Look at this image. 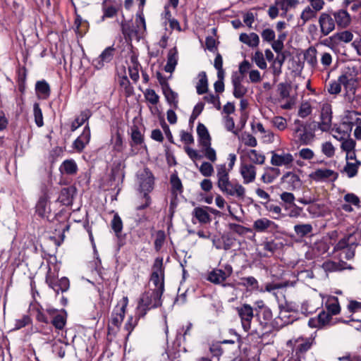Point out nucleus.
<instances>
[{"mask_svg":"<svg viewBox=\"0 0 361 361\" xmlns=\"http://www.w3.org/2000/svg\"><path fill=\"white\" fill-rule=\"evenodd\" d=\"M255 318L259 322V325L257 328L253 329L252 335L260 339L259 343L263 345L273 343L274 325L271 309L264 304L263 300H259L255 302Z\"/></svg>","mask_w":361,"mask_h":361,"instance_id":"obj_1","label":"nucleus"},{"mask_svg":"<svg viewBox=\"0 0 361 361\" xmlns=\"http://www.w3.org/2000/svg\"><path fill=\"white\" fill-rule=\"evenodd\" d=\"M216 185L219 190L226 196L235 197L243 200L245 197V188L236 180H230V175L224 169L216 173Z\"/></svg>","mask_w":361,"mask_h":361,"instance_id":"obj_2","label":"nucleus"},{"mask_svg":"<svg viewBox=\"0 0 361 361\" xmlns=\"http://www.w3.org/2000/svg\"><path fill=\"white\" fill-rule=\"evenodd\" d=\"M316 345L313 336L293 338L287 341L286 345L291 348V352L287 355V361H302L306 358V353Z\"/></svg>","mask_w":361,"mask_h":361,"instance_id":"obj_3","label":"nucleus"},{"mask_svg":"<svg viewBox=\"0 0 361 361\" xmlns=\"http://www.w3.org/2000/svg\"><path fill=\"white\" fill-rule=\"evenodd\" d=\"M161 298L155 296L153 290L145 291L138 301L137 307L138 318H143L149 310L161 307L163 303Z\"/></svg>","mask_w":361,"mask_h":361,"instance_id":"obj_4","label":"nucleus"},{"mask_svg":"<svg viewBox=\"0 0 361 361\" xmlns=\"http://www.w3.org/2000/svg\"><path fill=\"white\" fill-rule=\"evenodd\" d=\"M293 125V130L299 142L303 145H310L315 137V125L312 127V123L299 119H295Z\"/></svg>","mask_w":361,"mask_h":361,"instance_id":"obj_5","label":"nucleus"},{"mask_svg":"<svg viewBox=\"0 0 361 361\" xmlns=\"http://www.w3.org/2000/svg\"><path fill=\"white\" fill-rule=\"evenodd\" d=\"M45 283L48 286L53 289L56 295L59 292H66L70 288V281L66 277H61L60 279H57L55 274L51 271L50 267H48V271L45 276Z\"/></svg>","mask_w":361,"mask_h":361,"instance_id":"obj_6","label":"nucleus"},{"mask_svg":"<svg viewBox=\"0 0 361 361\" xmlns=\"http://www.w3.org/2000/svg\"><path fill=\"white\" fill-rule=\"evenodd\" d=\"M236 311L240 318L243 330L245 332H250L251 335H252L254 328L252 327V320L255 317V307H252L249 304L245 303L240 307H237Z\"/></svg>","mask_w":361,"mask_h":361,"instance_id":"obj_7","label":"nucleus"},{"mask_svg":"<svg viewBox=\"0 0 361 361\" xmlns=\"http://www.w3.org/2000/svg\"><path fill=\"white\" fill-rule=\"evenodd\" d=\"M128 304V298L123 296L120 300L114 310H113L111 316L110 324L108 325V331L111 330V326L119 328L121 325L126 314V310Z\"/></svg>","mask_w":361,"mask_h":361,"instance_id":"obj_8","label":"nucleus"},{"mask_svg":"<svg viewBox=\"0 0 361 361\" xmlns=\"http://www.w3.org/2000/svg\"><path fill=\"white\" fill-rule=\"evenodd\" d=\"M233 274V267L226 264L222 269H214L209 272L207 280L215 285H221Z\"/></svg>","mask_w":361,"mask_h":361,"instance_id":"obj_9","label":"nucleus"},{"mask_svg":"<svg viewBox=\"0 0 361 361\" xmlns=\"http://www.w3.org/2000/svg\"><path fill=\"white\" fill-rule=\"evenodd\" d=\"M47 312L48 313L51 324L56 330L62 331L67 322V312L65 310H61L55 308H47Z\"/></svg>","mask_w":361,"mask_h":361,"instance_id":"obj_10","label":"nucleus"},{"mask_svg":"<svg viewBox=\"0 0 361 361\" xmlns=\"http://www.w3.org/2000/svg\"><path fill=\"white\" fill-rule=\"evenodd\" d=\"M252 228L257 233H274L278 231L279 227L274 221L264 217L255 220Z\"/></svg>","mask_w":361,"mask_h":361,"instance_id":"obj_11","label":"nucleus"},{"mask_svg":"<svg viewBox=\"0 0 361 361\" xmlns=\"http://www.w3.org/2000/svg\"><path fill=\"white\" fill-rule=\"evenodd\" d=\"M339 80L346 90L345 99L351 102L355 94L357 82L351 75L342 74L339 76Z\"/></svg>","mask_w":361,"mask_h":361,"instance_id":"obj_12","label":"nucleus"},{"mask_svg":"<svg viewBox=\"0 0 361 361\" xmlns=\"http://www.w3.org/2000/svg\"><path fill=\"white\" fill-rule=\"evenodd\" d=\"M115 54L116 49L114 45L106 47L97 58L93 59L92 66L97 70L102 69L105 63H109L113 60Z\"/></svg>","mask_w":361,"mask_h":361,"instance_id":"obj_13","label":"nucleus"},{"mask_svg":"<svg viewBox=\"0 0 361 361\" xmlns=\"http://www.w3.org/2000/svg\"><path fill=\"white\" fill-rule=\"evenodd\" d=\"M319 24L320 26L321 33L324 36H326L331 33L335 29L336 26L332 12L322 13L319 18Z\"/></svg>","mask_w":361,"mask_h":361,"instance_id":"obj_14","label":"nucleus"},{"mask_svg":"<svg viewBox=\"0 0 361 361\" xmlns=\"http://www.w3.org/2000/svg\"><path fill=\"white\" fill-rule=\"evenodd\" d=\"M321 121L318 123V128L323 132L330 130L332 120L331 106L329 104H323L320 114Z\"/></svg>","mask_w":361,"mask_h":361,"instance_id":"obj_15","label":"nucleus"},{"mask_svg":"<svg viewBox=\"0 0 361 361\" xmlns=\"http://www.w3.org/2000/svg\"><path fill=\"white\" fill-rule=\"evenodd\" d=\"M309 176L316 182L326 181L327 180L334 182L338 178V174L331 169H318L311 173Z\"/></svg>","mask_w":361,"mask_h":361,"instance_id":"obj_16","label":"nucleus"},{"mask_svg":"<svg viewBox=\"0 0 361 361\" xmlns=\"http://www.w3.org/2000/svg\"><path fill=\"white\" fill-rule=\"evenodd\" d=\"M91 139V131L90 125L87 123L82 132V133L74 140L73 147L76 152L81 153L86 145H87Z\"/></svg>","mask_w":361,"mask_h":361,"instance_id":"obj_17","label":"nucleus"},{"mask_svg":"<svg viewBox=\"0 0 361 361\" xmlns=\"http://www.w3.org/2000/svg\"><path fill=\"white\" fill-rule=\"evenodd\" d=\"M125 169L126 164L124 161L120 160L114 162L111 170L110 180L114 182L117 181L118 186L119 184L122 185L125 178Z\"/></svg>","mask_w":361,"mask_h":361,"instance_id":"obj_18","label":"nucleus"},{"mask_svg":"<svg viewBox=\"0 0 361 361\" xmlns=\"http://www.w3.org/2000/svg\"><path fill=\"white\" fill-rule=\"evenodd\" d=\"M154 185V176L150 169L145 168L140 175V188L141 190L152 191Z\"/></svg>","mask_w":361,"mask_h":361,"instance_id":"obj_19","label":"nucleus"},{"mask_svg":"<svg viewBox=\"0 0 361 361\" xmlns=\"http://www.w3.org/2000/svg\"><path fill=\"white\" fill-rule=\"evenodd\" d=\"M335 20V23L340 29H344L349 26L351 22L350 15L346 10L340 9L337 11H331Z\"/></svg>","mask_w":361,"mask_h":361,"instance_id":"obj_20","label":"nucleus"},{"mask_svg":"<svg viewBox=\"0 0 361 361\" xmlns=\"http://www.w3.org/2000/svg\"><path fill=\"white\" fill-rule=\"evenodd\" d=\"M192 222L195 224V219L201 224H209L212 221V218L207 210L204 207H195L192 212Z\"/></svg>","mask_w":361,"mask_h":361,"instance_id":"obj_21","label":"nucleus"},{"mask_svg":"<svg viewBox=\"0 0 361 361\" xmlns=\"http://www.w3.org/2000/svg\"><path fill=\"white\" fill-rule=\"evenodd\" d=\"M272 156L271 159V164L273 166H289L293 161V155L290 153H284L279 154L275 152H272Z\"/></svg>","mask_w":361,"mask_h":361,"instance_id":"obj_22","label":"nucleus"},{"mask_svg":"<svg viewBox=\"0 0 361 361\" xmlns=\"http://www.w3.org/2000/svg\"><path fill=\"white\" fill-rule=\"evenodd\" d=\"M75 192L76 189L73 186L63 188L60 192L58 200L63 205H72Z\"/></svg>","mask_w":361,"mask_h":361,"instance_id":"obj_23","label":"nucleus"},{"mask_svg":"<svg viewBox=\"0 0 361 361\" xmlns=\"http://www.w3.org/2000/svg\"><path fill=\"white\" fill-rule=\"evenodd\" d=\"M240 174L243 178L244 184L252 183L256 178V168L252 164H242Z\"/></svg>","mask_w":361,"mask_h":361,"instance_id":"obj_24","label":"nucleus"},{"mask_svg":"<svg viewBox=\"0 0 361 361\" xmlns=\"http://www.w3.org/2000/svg\"><path fill=\"white\" fill-rule=\"evenodd\" d=\"M35 92L38 99H47L51 94V87L45 80H38L35 83Z\"/></svg>","mask_w":361,"mask_h":361,"instance_id":"obj_25","label":"nucleus"},{"mask_svg":"<svg viewBox=\"0 0 361 361\" xmlns=\"http://www.w3.org/2000/svg\"><path fill=\"white\" fill-rule=\"evenodd\" d=\"M27 69L25 66H19L16 70V82L18 91L23 94L26 89Z\"/></svg>","mask_w":361,"mask_h":361,"instance_id":"obj_26","label":"nucleus"},{"mask_svg":"<svg viewBox=\"0 0 361 361\" xmlns=\"http://www.w3.org/2000/svg\"><path fill=\"white\" fill-rule=\"evenodd\" d=\"M238 285L245 288L247 291L255 292L259 290V285L258 281L252 276L240 278Z\"/></svg>","mask_w":361,"mask_h":361,"instance_id":"obj_27","label":"nucleus"},{"mask_svg":"<svg viewBox=\"0 0 361 361\" xmlns=\"http://www.w3.org/2000/svg\"><path fill=\"white\" fill-rule=\"evenodd\" d=\"M49 197L47 194L40 196L35 206V212L41 218H44L50 212V208L47 206Z\"/></svg>","mask_w":361,"mask_h":361,"instance_id":"obj_28","label":"nucleus"},{"mask_svg":"<svg viewBox=\"0 0 361 361\" xmlns=\"http://www.w3.org/2000/svg\"><path fill=\"white\" fill-rule=\"evenodd\" d=\"M149 281L154 286L152 290L154 292L155 296L162 297L165 291V276L150 275Z\"/></svg>","mask_w":361,"mask_h":361,"instance_id":"obj_29","label":"nucleus"},{"mask_svg":"<svg viewBox=\"0 0 361 361\" xmlns=\"http://www.w3.org/2000/svg\"><path fill=\"white\" fill-rule=\"evenodd\" d=\"M130 138L131 141L130 142V145L132 147L135 146L142 147V145L146 147L144 134L140 132L138 126L136 125L131 127Z\"/></svg>","mask_w":361,"mask_h":361,"instance_id":"obj_30","label":"nucleus"},{"mask_svg":"<svg viewBox=\"0 0 361 361\" xmlns=\"http://www.w3.org/2000/svg\"><path fill=\"white\" fill-rule=\"evenodd\" d=\"M343 119V124H348L351 130L354 126H361V112L347 111Z\"/></svg>","mask_w":361,"mask_h":361,"instance_id":"obj_31","label":"nucleus"},{"mask_svg":"<svg viewBox=\"0 0 361 361\" xmlns=\"http://www.w3.org/2000/svg\"><path fill=\"white\" fill-rule=\"evenodd\" d=\"M171 194L178 195L183 192V185L176 171L170 176Z\"/></svg>","mask_w":361,"mask_h":361,"instance_id":"obj_32","label":"nucleus"},{"mask_svg":"<svg viewBox=\"0 0 361 361\" xmlns=\"http://www.w3.org/2000/svg\"><path fill=\"white\" fill-rule=\"evenodd\" d=\"M178 63V50L173 47L169 51L167 63L164 66V71L167 73H172Z\"/></svg>","mask_w":361,"mask_h":361,"instance_id":"obj_33","label":"nucleus"},{"mask_svg":"<svg viewBox=\"0 0 361 361\" xmlns=\"http://www.w3.org/2000/svg\"><path fill=\"white\" fill-rule=\"evenodd\" d=\"M326 310L332 315H337L341 312V306L338 298L336 296H329L325 302Z\"/></svg>","mask_w":361,"mask_h":361,"instance_id":"obj_34","label":"nucleus"},{"mask_svg":"<svg viewBox=\"0 0 361 361\" xmlns=\"http://www.w3.org/2000/svg\"><path fill=\"white\" fill-rule=\"evenodd\" d=\"M92 116V113L89 109L82 111L80 116L76 117L71 125V131L74 132L78 128L82 126L85 122L88 121Z\"/></svg>","mask_w":361,"mask_h":361,"instance_id":"obj_35","label":"nucleus"},{"mask_svg":"<svg viewBox=\"0 0 361 361\" xmlns=\"http://www.w3.org/2000/svg\"><path fill=\"white\" fill-rule=\"evenodd\" d=\"M332 319V315L327 311L322 310L317 316V324H314V320L310 319L309 321V325L314 327H323L326 324H329Z\"/></svg>","mask_w":361,"mask_h":361,"instance_id":"obj_36","label":"nucleus"},{"mask_svg":"<svg viewBox=\"0 0 361 361\" xmlns=\"http://www.w3.org/2000/svg\"><path fill=\"white\" fill-rule=\"evenodd\" d=\"M78 170V165L73 159H66L59 167V171L62 174L75 175Z\"/></svg>","mask_w":361,"mask_h":361,"instance_id":"obj_37","label":"nucleus"},{"mask_svg":"<svg viewBox=\"0 0 361 361\" xmlns=\"http://www.w3.org/2000/svg\"><path fill=\"white\" fill-rule=\"evenodd\" d=\"M197 133L200 145H206L207 143L211 142V136L207 127L202 123H199L197 126Z\"/></svg>","mask_w":361,"mask_h":361,"instance_id":"obj_38","label":"nucleus"},{"mask_svg":"<svg viewBox=\"0 0 361 361\" xmlns=\"http://www.w3.org/2000/svg\"><path fill=\"white\" fill-rule=\"evenodd\" d=\"M241 42L248 45L250 47H257L259 44V36L255 32H251L249 35L241 33L239 37Z\"/></svg>","mask_w":361,"mask_h":361,"instance_id":"obj_39","label":"nucleus"},{"mask_svg":"<svg viewBox=\"0 0 361 361\" xmlns=\"http://www.w3.org/2000/svg\"><path fill=\"white\" fill-rule=\"evenodd\" d=\"M163 94L166 98L168 104L173 107V109H176L178 106V94L174 92L170 86L162 90Z\"/></svg>","mask_w":361,"mask_h":361,"instance_id":"obj_40","label":"nucleus"},{"mask_svg":"<svg viewBox=\"0 0 361 361\" xmlns=\"http://www.w3.org/2000/svg\"><path fill=\"white\" fill-rule=\"evenodd\" d=\"M281 183H286L288 185V189H295L300 183V177L293 173L287 172L281 178Z\"/></svg>","mask_w":361,"mask_h":361,"instance_id":"obj_41","label":"nucleus"},{"mask_svg":"<svg viewBox=\"0 0 361 361\" xmlns=\"http://www.w3.org/2000/svg\"><path fill=\"white\" fill-rule=\"evenodd\" d=\"M198 78L199 80L196 85V90L199 95H202L208 92V79L206 72L201 71L199 73Z\"/></svg>","mask_w":361,"mask_h":361,"instance_id":"obj_42","label":"nucleus"},{"mask_svg":"<svg viewBox=\"0 0 361 361\" xmlns=\"http://www.w3.org/2000/svg\"><path fill=\"white\" fill-rule=\"evenodd\" d=\"M353 35L350 31L345 30L337 32L329 37L333 44H338L340 42H350L352 41Z\"/></svg>","mask_w":361,"mask_h":361,"instance_id":"obj_43","label":"nucleus"},{"mask_svg":"<svg viewBox=\"0 0 361 361\" xmlns=\"http://www.w3.org/2000/svg\"><path fill=\"white\" fill-rule=\"evenodd\" d=\"M281 174L279 169L276 167H268L262 176V180L265 183H271Z\"/></svg>","mask_w":361,"mask_h":361,"instance_id":"obj_44","label":"nucleus"},{"mask_svg":"<svg viewBox=\"0 0 361 361\" xmlns=\"http://www.w3.org/2000/svg\"><path fill=\"white\" fill-rule=\"evenodd\" d=\"M163 260V257H158L154 259L150 275H154V276H165V267L164 266Z\"/></svg>","mask_w":361,"mask_h":361,"instance_id":"obj_45","label":"nucleus"},{"mask_svg":"<svg viewBox=\"0 0 361 361\" xmlns=\"http://www.w3.org/2000/svg\"><path fill=\"white\" fill-rule=\"evenodd\" d=\"M313 227L310 224H296L294 226V231L300 238H305L312 232Z\"/></svg>","mask_w":361,"mask_h":361,"instance_id":"obj_46","label":"nucleus"},{"mask_svg":"<svg viewBox=\"0 0 361 361\" xmlns=\"http://www.w3.org/2000/svg\"><path fill=\"white\" fill-rule=\"evenodd\" d=\"M228 166H226V164H217L216 166V173H219V171H221L224 169H225L226 172H227L228 174L230 173V172L233 170L235 166V161L237 160V157L235 154H229L228 157Z\"/></svg>","mask_w":361,"mask_h":361,"instance_id":"obj_47","label":"nucleus"},{"mask_svg":"<svg viewBox=\"0 0 361 361\" xmlns=\"http://www.w3.org/2000/svg\"><path fill=\"white\" fill-rule=\"evenodd\" d=\"M111 227L116 237L119 238L123 231V221L118 213H115L111 221Z\"/></svg>","mask_w":361,"mask_h":361,"instance_id":"obj_48","label":"nucleus"},{"mask_svg":"<svg viewBox=\"0 0 361 361\" xmlns=\"http://www.w3.org/2000/svg\"><path fill=\"white\" fill-rule=\"evenodd\" d=\"M106 0L102 2V11L103 15L101 17V20L104 21L106 18H111L116 16L118 13V9L114 6H106Z\"/></svg>","mask_w":361,"mask_h":361,"instance_id":"obj_49","label":"nucleus"},{"mask_svg":"<svg viewBox=\"0 0 361 361\" xmlns=\"http://www.w3.org/2000/svg\"><path fill=\"white\" fill-rule=\"evenodd\" d=\"M361 317V313H351L348 315L341 317L338 319V322L348 324L353 328V325H357L358 320Z\"/></svg>","mask_w":361,"mask_h":361,"instance_id":"obj_50","label":"nucleus"},{"mask_svg":"<svg viewBox=\"0 0 361 361\" xmlns=\"http://www.w3.org/2000/svg\"><path fill=\"white\" fill-rule=\"evenodd\" d=\"M261 204L264 207L267 211L276 215V216H273V219H279L281 217L283 216L281 214V208L280 206L270 203L269 201L265 202H261Z\"/></svg>","mask_w":361,"mask_h":361,"instance_id":"obj_51","label":"nucleus"},{"mask_svg":"<svg viewBox=\"0 0 361 361\" xmlns=\"http://www.w3.org/2000/svg\"><path fill=\"white\" fill-rule=\"evenodd\" d=\"M33 310L36 312L35 319L38 322L45 324H49L50 318L47 312V310L44 312V309L41 306L36 307Z\"/></svg>","mask_w":361,"mask_h":361,"instance_id":"obj_52","label":"nucleus"},{"mask_svg":"<svg viewBox=\"0 0 361 361\" xmlns=\"http://www.w3.org/2000/svg\"><path fill=\"white\" fill-rule=\"evenodd\" d=\"M209 351L212 356L211 359L214 361H219V358L224 353L221 344L218 343H212L209 346Z\"/></svg>","mask_w":361,"mask_h":361,"instance_id":"obj_53","label":"nucleus"},{"mask_svg":"<svg viewBox=\"0 0 361 361\" xmlns=\"http://www.w3.org/2000/svg\"><path fill=\"white\" fill-rule=\"evenodd\" d=\"M360 164L361 162L358 160H356L355 163L347 162L344 167V171L347 173L349 178H353L357 175V169Z\"/></svg>","mask_w":361,"mask_h":361,"instance_id":"obj_54","label":"nucleus"},{"mask_svg":"<svg viewBox=\"0 0 361 361\" xmlns=\"http://www.w3.org/2000/svg\"><path fill=\"white\" fill-rule=\"evenodd\" d=\"M33 114L35 117V122L37 127L44 126V120L42 109L39 104L35 102L33 105Z\"/></svg>","mask_w":361,"mask_h":361,"instance_id":"obj_55","label":"nucleus"},{"mask_svg":"<svg viewBox=\"0 0 361 361\" xmlns=\"http://www.w3.org/2000/svg\"><path fill=\"white\" fill-rule=\"evenodd\" d=\"M140 318H138V312H136V317L134 318L133 316H130L128 318V320L126 323L125 324V329L128 331V334L126 336V339H128V336L131 334V332L133 331L135 327L137 326L138 320Z\"/></svg>","mask_w":361,"mask_h":361,"instance_id":"obj_56","label":"nucleus"},{"mask_svg":"<svg viewBox=\"0 0 361 361\" xmlns=\"http://www.w3.org/2000/svg\"><path fill=\"white\" fill-rule=\"evenodd\" d=\"M247 157L252 162L257 164H262L265 161L264 155L258 153L255 149L249 150Z\"/></svg>","mask_w":361,"mask_h":361,"instance_id":"obj_57","label":"nucleus"},{"mask_svg":"<svg viewBox=\"0 0 361 361\" xmlns=\"http://www.w3.org/2000/svg\"><path fill=\"white\" fill-rule=\"evenodd\" d=\"M228 227L231 231L240 235H244L247 233L252 232L251 228L234 223H229Z\"/></svg>","mask_w":361,"mask_h":361,"instance_id":"obj_58","label":"nucleus"},{"mask_svg":"<svg viewBox=\"0 0 361 361\" xmlns=\"http://www.w3.org/2000/svg\"><path fill=\"white\" fill-rule=\"evenodd\" d=\"M317 50L314 47L309 48L304 54L305 60L312 66H314L317 64Z\"/></svg>","mask_w":361,"mask_h":361,"instance_id":"obj_59","label":"nucleus"},{"mask_svg":"<svg viewBox=\"0 0 361 361\" xmlns=\"http://www.w3.org/2000/svg\"><path fill=\"white\" fill-rule=\"evenodd\" d=\"M119 85L125 90V94L126 97L131 96L134 92V88L131 85L130 80L126 76H123L119 82Z\"/></svg>","mask_w":361,"mask_h":361,"instance_id":"obj_60","label":"nucleus"},{"mask_svg":"<svg viewBox=\"0 0 361 361\" xmlns=\"http://www.w3.org/2000/svg\"><path fill=\"white\" fill-rule=\"evenodd\" d=\"M144 96L146 100L153 105H156L159 101V96L152 89H147Z\"/></svg>","mask_w":361,"mask_h":361,"instance_id":"obj_61","label":"nucleus"},{"mask_svg":"<svg viewBox=\"0 0 361 361\" xmlns=\"http://www.w3.org/2000/svg\"><path fill=\"white\" fill-rule=\"evenodd\" d=\"M356 142L352 138L345 139L341 145V148L346 154H350V152L355 151Z\"/></svg>","mask_w":361,"mask_h":361,"instance_id":"obj_62","label":"nucleus"},{"mask_svg":"<svg viewBox=\"0 0 361 361\" xmlns=\"http://www.w3.org/2000/svg\"><path fill=\"white\" fill-rule=\"evenodd\" d=\"M316 12L315 10L312 9L310 6L305 7L300 15V18L302 20L303 24L315 18L317 16Z\"/></svg>","mask_w":361,"mask_h":361,"instance_id":"obj_63","label":"nucleus"},{"mask_svg":"<svg viewBox=\"0 0 361 361\" xmlns=\"http://www.w3.org/2000/svg\"><path fill=\"white\" fill-rule=\"evenodd\" d=\"M252 60L255 62L256 65L262 70L267 68V63L264 58L263 54L260 51H255Z\"/></svg>","mask_w":361,"mask_h":361,"instance_id":"obj_64","label":"nucleus"}]
</instances>
